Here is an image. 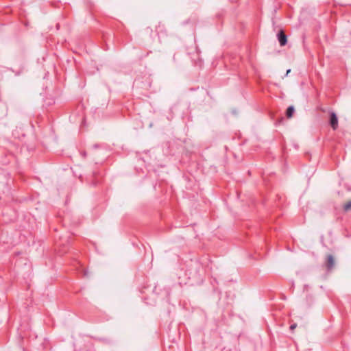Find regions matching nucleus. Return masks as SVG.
Wrapping results in <instances>:
<instances>
[{
	"mask_svg": "<svg viewBox=\"0 0 351 351\" xmlns=\"http://www.w3.org/2000/svg\"><path fill=\"white\" fill-rule=\"evenodd\" d=\"M277 39L280 46H285L287 43V36L282 29L277 33Z\"/></svg>",
	"mask_w": 351,
	"mask_h": 351,
	"instance_id": "f03ea898",
	"label": "nucleus"
},
{
	"mask_svg": "<svg viewBox=\"0 0 351 351\" xmlns=\"http://www.w3.org/2000/svg\"><path fill=\"white\" fill-rule=\"evenodd\" d=\"M156 31L158 32L159 38H162L163 36V35L167 36L166 30L165 29L163 26H161L159 25L156 29Z\"/></svg>",
	"mask_w": 351,
	"mask_h": 351,
	"instance_id": "20e7f679",
	"label": "nucleus"
},
{
	"mask_svg": "<svg viewBox=\"0 0 351 351\" xmlns=\"http://www.w3.org/2000/svg\"><path fill=\"white\" fill-rule=\"evenodd\" d=\"M295 112L293 106H289L286 110V116L287 118H291Z\"/></svg>",
	"mask_w": 351,
	"mask_h": 351,
	"instance_id": "39448f33",
	"label": "nucleus"
},
{
	"mask_svg": "<svg viewBox=\"0 0 351 351\" xmlns=\"http://www.w3.org/2000/svg\"><path fill=\"white\" fill-rule=\"evenodd\" d=\"M82 155H83V156H84V157H85V156H86V152H83V153H82Z\"/></svg>",
	"mask_w": 351,
	"mask_h": 351,
	"instance_id": "9d476101",
	"label": "nucleus"
},
{
	"mask_svg": "<svg viewBox=\"0 0 351 351\" xmlns=\"http://www.w3.org/2000/svg\"><path fill=\"white\" fill-rule=\"evenodd\" d=\"M350 209H351V200L343 206V210L345 211H348Z\"/></svg>",
	"mask_w": 351,
	"mask_h": 351,
	"instance_id": "0eeeda50",
	"label": "nucleus"
},
{
	"mask_svg": "<svg viewBox=\"0 0 351 351\" xmlns=\"http://www.w3.org/2000/svg\"><path fill=\"white\" fill-rule=\"evenodd\" d=\"M329 123L331 128L335 130L338 127V117L335 112H330Z\"/></svg>",
	"mask_w": 351,
	"mask_h": 351,
	"instance_id": "f257e3e1",
	"label": "nucleus"
},
{
	"mask_svg": "<svg viewBox=\"0 0 351 351\" xmlns=\"http://www.w3.org/2000/svg\"><path fill=\"white\" fill-rule=\"evenodd\" d=\"M296 328V324H292V325H291V326H290V329H291V330H293V329H294V328Z\"/></svg>",
	"mask_w": 351,
	"mask_h": 351,
	"instance_id": "6e6552de",
	"label": "nucleus"
},
{
	"mask_svg": "<svg viewBox=\"0 0 351 351\" xmlns=\"http://www.w3.org/2000/svg\"><path fill=\"white\" fill-rule=\"evenodd\" d=\"M234 298V294L230 291L226 293V298H227V304H230L233 301Z\"/></svg>",
	"mask_w": 351,
	"mask_h": 351,
	"instance_id": "423d86ee",
	"label": "nucleus"
},
{
	"mask_svg": "<svg viewBox=\"0 0 351 351\" xmlns=\"http://www.w3.org/2000/svg\"><path fill=\"white\" fill-rule=\"evenodd\" d=\"M290 71H291V69H288V70L287 71V73H286V74H285V77H286V76H287V75H288V74H289V73H290Z\"/></svg>",
	"mask_w": 351,
	"mask_h": 351,
	"instance_id": "1a4fd4ad",
	"label": "nucleus"
},
{
	"mask_svg": "<svg viewBox=\"0 0 351 351\" xmlns=\"http://www.w3.org/2000/svg\"><path fill=\"white\" fill-rule=\"evenodd\" d=\"M335 266V259L332 255L328 254L327 256L326 268L327 270H331Z\"/></svg>",
	"mask_w": 351,
	"mask_h": 351,
	"instance_id": "7ed1b4c3",
	"label": "nucleus"
}]
</instances>
